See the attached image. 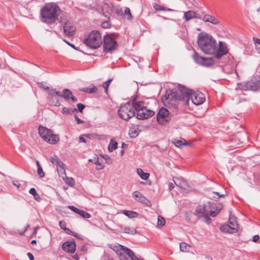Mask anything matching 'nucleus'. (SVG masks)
Returning a JSON list of instances; mask_svg holds the SVG:
<instances>
[{
	"instance_id": "f704fd0d",
	"label": "nucleus",
	"mask_w": 260,
	"mask_h": 260,
	"mask_svg": "<svg viewBox=\"0 0 260 260\" xmlns=\"http://www.w3.org/2000/svg\"><path fill=\"white\" fill-rule=\"evenodd\" d=\"M36 165H37V168H38V169H37L38 174L41 178L44 177V175H45L43 171V169H42L41 166L40 165L39 161H38V160L36 161Z\"/></svg>"
},
{
	"instance_id": "423d86ee",
	"label": "nucleus",
	"mask_w": 260,
	"mask_h": 260,
	"mask_svg": "<svg viewBox=\"0 0 260 260\" xmlns=\"http://www.w3.org/2000/svg\"><path fill=\"white\" fill-rule=\"evenodd\" d=\"M238 88L246 91H256L260 90V76H254L250 80L238 84Z\"/></svg>"
},
{
	"instance_id": "603ef678",
	"label": "nucleus",
	"mask_w": 260,
	"mask_h": 260,
	"mask_svg": "<svg viewBox=\"0 0 260 260\" xmlns=\"http://www.w3.org/2000/svg\"><path fill=\"white\" fill-rule=\"evenodd\" d=\"M74 117L77 124H80L84 122V121L80 119V118H79L76 115H74Z\"/></svg>"
},
{
	"instance_id": "72a5a7b5",
	"label": "nucleus",
	"mask_w": 260,
	"mask_h": 260,
	"mask_svg": "<svg viewBox=\"0 0 260 260\" xmlns=\"http://www.w3.org/2000/svg\"><path fill=\"white\" fill-rule=\"evenodd\" d=\"M109 247L116 252H118L119 250H122L123 251V249L125 248V246L120 244H112L110 245Z\"/></svg>"
},
{
	"instance_id": "a18cd8bd",
	"label": "nucleus",
	"mask_w": 260,
	"mask_h": 260,
	"mask_svg": "<svg viewBox=\"0 0 260 260\" xmlns=\"http://www.w3.org/2000/svg\"><path fill=\"white\" fill-rule=\"evenodd\" d=\"M68 208L77 214H78V212L80 211V209H78L73 206H69Z\"/></svg>"
},
{
	"instance_id": "c03bdc74",
	"label": "nucleus",
	"mask_w": 260,
	"mask_h": 260,
	"mask_svg": "<svg viewBox=\"0 0 260 260\" xmlns=\"http://www.w3.org/2000/svg\"><path fill=\"white\" fill-rule=\"evenodd\" d=\"M110 23L108 21H105L103 22L101 24V26L103 28H108L110 27Z\"/></svg>"
},
{
	"instance_id": "1a4fd4ad",
	"label": "nucleus",
	"mask_w": 260,
	"mask_h": 260,
	"mask_svg": "<svg viewBox=\"0 0 260 260\" xmlns=\"http://www.w3.org/2000/svg\"><path fill=\"white\" fill-rule=\"evenodd\" d=\"M103 47L104 52H112L117 49V44L110 35H107L104 36Z\"/></svg>"
},
{
	"instance_id": "6e6d98bb",
	"label": "nucleus",
	"mask_w": 260,
	"mask_h": 260,
	"mask_svg": "<svg viewBox=\"0 0 260 260\" xmlns=\"http://www.w3.org/2000/svg\"><path fill=\"white\" fill-rule=\"evenodd\" d=\"M13 184L16 186L18 188H19L21 185V184L17 180L13 181Z\"/></svg>"
},
{
	"instance_id": "5701e85b",
	"label": "nucleus",
	"mask_w": 260,
	"mask_h": 260,
	"mask_svg": "<svg viewBox=\"0 0 260 260\" xmlns=\"http://www.w3.org/2000/svg\"><path fill=\"white\" fill-rule=\"evenodd\" d=\"M228 225H229L230 228H232V230H234L235 232L238 231V223L234 217H230L229 222Z\"/></svg>"
},
{
	"instance_id": "e433bc0d",
	"label": "nucleus",
	"mask_w": 260,
	"mask_h": 260,
	"mask_svg": "<svg viewBox=\"0 0 260 260\" xmlns=\"http://www.w3.org/2000/svg\"><path fill=\"white\" fill-rule=\"evenodd\" d=\"M78 214L80 215L83 218H89L91 217V215L88 213L82 210H80Z\"/></svg>"
},
{
	"instance_id": "3c124183",
	"label": "nucleus",
	"mask_w": 260,
	"mask_h": 260,
	"mask_svg": "<svg viewBox=\"0 0 260 260\" xmlns=\"http://www.w3.org/2000/svg\"><path fill=\"white\" fill-rule=\"evenodd\" d=\"M118 254L120 260H128V258L124 254L121 253H118Z\"/></svg>"
},
{
	"instance_id": "dca6fc26",
	"label": "nucleus",
	"mask_w": 260,
	"mask_h": 260,
	"mask_svg": "<svg viewBox=\"0 0 260 260\" xmlns=\"http://www.w3.org/2000/svg\"><path fill=\"white\" fill-rule=\"evenodd\" d=\"M62 249L69 253H73L76 249L75 242H66L62 245Z\"/></svg>"
},
{
	"instance_id": "4d7b16f0",
	"label": "nucleus",
	"mask_w": 260,
	"mask_h": 260,
	"mask_svg": "<svg viewBox=\"0 0 260 260\" xmlns=\"http://www.w3.org/2000/svg\"><path fill=\"white\" fill-rule=\"evenodd\" d=\"M64 231L66 232L67 234L69 235H72L73 234V232L71 231L69 228H66Z\"/></svg>"
},
{
	"instance_id": "39448f33",
	"label": "nucleus",
	"mask_w": 260,
	"mask_h": 260,
	"mask_svg": "<svg viewBox=\"0 0 260 260\" xmlns=\"http://www.w3.org/2000/svg\"><path fill=\"white\" fill-rule=\"evenodd\" d=\"M84 43L90 48H98L102 44L101 34L98 30H92L89 33L88 37L84 41Z\"/></svg>"
},
{
	"instance_id": "4be33fe9",
	"label": "nucleus",
	"mask_w": 260,
	"mask_h": 260,
	"mask_svg": "<svg viewBox=\"0 0 260 260\" xmlns=\"http://www.w3.org/2000/svg\"><path fill=\"white\" fill-rule=\"evenodd\" d=\"M140 132V131L137 126H134L130 128L129 130V135L131 138H135L139 135Z\"/></svg>"
},
{
	"instance_id": "774afa93",
	"label": "nucleus",
	"mask_w": 260,
	"mask_h": 260,
	"mask_svg": "<svg viewBox=\"0 0 260 260\" xmlns=\"http://www.w3.org/2000/svg\"><path fill=\"white\" fill-rule=\"evenodd\" d=\"M105 159L108 164H111L112 162V160L109 156L107 155Z\"/></svg>"
},
{
	"instance_id": "09e8293b",
	"label": "nucleus",
	"mask_w": 260,
	"mask_h": 260,
	"mask_svg": "<svg viewBox=\"0 0 260 260\" xmlns=\"http://www.w3.org/2000/svg\"><path fill=\"white\" fill-rule=\"evenodd\" d=\"M38 84L39 85V87L44 88L45 90H49V88L47 86V85L45 84L44 83H38Z\"/></svg>"
},
{
	"instance_id": "0eeeda50",
	"label": "nucleus",
	"mask_w": 260,
	"mask_h": 260,
	"mask_svg": "<svg viewBox=\"0 0 260 260\" xmlns=\"http://www.w3.org/2000/svg\"><path fill=\"white\" fill-rule=\"evenodd\" d=\"M38 133L42 139L51 144H55L59 141V136L54 135L53 132L45 126H39Z\"/></svg>"
},
{
	"instance_id": "c85d7f7f",
	"label": "nucleus",
	"mask_w": 260,
	"mask_h": 260,
	"mask_svg": "<svg viewBox=\"0 0 260 260\" xmlns=\"http://www.w3.org/2000/svg\"><path fill=\"white\" fill-rule=\"evenodd\" d=\"M122 213L129 218H134L138 216V213L134 211L123 210Z\"/></svg>"
},
{
	"instance_id": "473e14b6",
	"label": "nucleus",
	"mask_w": 260,
	"mask_h": 260,
	"mask_svg": "<svg viewBox=\"0 0 260 260\" xmlns=\"http://www.w3.org/2000/svg\"><path fill=\"white\" fill-rule=\"evenodd\" d=\"M190 245L185 242H182L180 244V249L182 252H187L189 251Z\"/></svg>"
},
{
	"instance_id": "a211bd4d",
	"label": "nucleus",
	"mask_w": 260,
	"mask_h": 260,
	"mask_svg": "<svg viewBox=\"0 0 260 260\" xmlns=\"http://www.w3.org/2000/svg\"><path fill=\"white\" fill-rule=\"evenodd\" d=\"M173 182L177 186L181 188L185 189L187 186L186 181L182 178L174 177Z\"/></svg>"
},
{
	"instance_id": "79ce46f5",
	"label": "nucleus",
	"mask_w": 260,
	"mask_h": 260,
	"mask_svg": "<svg viewBox=\"0 0 260 260\" xmlns=\"http://www.w3.org/2000/svg\"><path fill=\"white\" fill-rule=\"evenodd\" d=\"M153 8L156 11H165V8L164 7L157 4H155L153 5Z\"/></svg>"
},
{
	"instance_id": "e2e57ef3",
	"label": "nucleus",
	"mask_w": 260,
	"mask_h": 260,
	"mask_svg": "<svg viewBox=\"0 0 260 260\" xmlns=\"http://www.w3.org/2000/svg\"><path fill=\"white\" fill-rule=\"evenodd\" d=\"M89 88V87H83L81 89H80V91L88 93Z\"/></svg>"
},
{
	"instance_id": "13d9d810",
	"label": "nucleus",
	"mask_w": 260,
	"mask_h": 260,
	"mask_svg": "<svg viewBox=\"0 0 260 260\" xmlns=\"http://www.w3.org/2000/svg\"><path fill=\"white\" fill-rule=\"evenodd\" d=\"M253 40V41H254L255 44H258L260 45V39H259L257 38L254 37Z\"/></svg>"
},
{
	"instance_id": "7ed1b4c3",
	"label": "nucleus",
	"mask_w": 260,
	"mask_h": 260,
	"mask_svg": "<svg viewBox=\"0 0 260 260\" xmlns=\"http://www.w3.org/2000/svg\"><path fill=\"white\" fill-rule=\"evenodd\" d=\"M223 208V206L220 203H215L208 202L203 205H199L196 209V215L199 218H203L204 220L210 224L211 219L209 216L214 217Z\"/></svg>"
},
{
	"instance_id": "a19ab883",
	"label": "nucleus",
	"mask_w": 260,
	"mask_h": 260,
	"mask_svg": "<svg viewBox=\"0 0 260 260\" xmlns=\"http://www.w3.org/2000/svg\"><path fill=\"white\" fill-rule=\"evenodd\" d=\"M165 219L160 216H158L157 220V225L162 226H164L165 224Z\"/></svg>"
},
{
	"instance_id": "f03ea898",
	"label": "nucleus",
	"mask_w": 260,
	"mask_h": 260,
	"mask_svg": "<svg viewBox=\"0 0 260 260\" xmlns=\"http://www.w3.org/2000/svg\"><path fill=\"white\" fill-rule=\"evenodd\" d=\"M197 43L200 48L206 54H215V57L220 59L228 52L225 44L219 42L218 46L216 41L211 35L207 34H200L198 35Z\"/></svg>"
},
{
	"instance_id": "f3484780",
	"label": "nucleus",
	"mask_w": 260,
	"mask_h": 260,
	"mask_svg": "<svg viewBox=\"0 0 260 260\" xmlns=\"http://www.w3.org/2000/svg\"><path fill=\"white\" fill-rule=\"evenodd\" d=\"M202 20L205 22H210L214 25H217L220 23L217 18L209 14L204 15L203 16Z\"/></svg>"
},
{
	"instance_id": "58836bf2",
	"label": "nucleus",
	"mask_w": 260,
	"mask_h": 260,
	"mask_svg": "<svg viewBox=\"0 0 260 260\" xmlns=\"http://www.w3.org/2000/svg\"><path fill=\"white\" fill-rule=\"evenodd\" d=\"M124 14L125 16H126L128 20H132L133 19V16L131 14L130 9L128 8H126L124 10Z\"/></svg>"
},
{
	"instance_id": "69168bd1",
	"label": "nucleus",
	"mask_w": 260,
	"mask_h": 260,
	"mask_svg": "<svg viewBox=\"0 0 260 260\" xmlns=\"http://www.w3.org/2000/svg\"><path fill=\"white\" fill-rule=\"evenodd\" d=\"M27 255L30 260H34V257L31 253L28 252Z\"/></svg>"
},
{
	"instance_id": "4c0bfd02",
	"label": "nucleus",
	"mask_w": 260,
	"mask_h": 260,
	"mask_svg": "<svg viewBox=\"0 0 260 260\" xmlns=\"http://www.w3.org/2000/svg\"><path fill=\"white\" fill-rule=\"evenodd\" d=\"M66 183L71 186H73L75 185V181L72 178H68L67 176L65 177V180H64Z\"/></svg>"
},
{
	"instance_id": "864d4df0",
	"label": "nucleus",
	"mask_w": 260,
	"mask_h": 260,
	"mask_svg": "<svg viewBox=\"0 0 260 260\" xmlns=\"http://www.w3.org/2000/svg\"><path fill=\"white\" fill-rule=\"evenodd\" d=\"M62 113L63 114H71V113L70 112V111L68 108H67L66 107H64L62 109Z\"/></svg>"
},
{
	"instance_id": "6e6552de",
	"label": "nucleus",
	"mask_w": 260,
	"mask_h": 260,
	"mask_svg": "<svg viewBox=\"0 0 260 260\" xmlns=\"http://www.w3.org/2000/svg\"><path fill=\"white\" fill-rule=\"evenodd\" d=\"M118 114L121 119L127 120L135 115V112L131 106V102L121 105L118 111Z\"/></svg>"
},
{
	"instance_id": "4468645a",
	"label": "nucleus",
	"mask_w": 260,
	"mask_h": 260,
	"mask_svg": "<svg viewBox=\"0 0 260 260\" xmlns=\"http://www.w3.org/2000/svg\"><path fill=\"white\" fill-rule=\"evenodd\" d=\"M131 102V106L136 111L137 113L139 110L144 109L145 106H144V103L141 101H137V96H132Z\"/></svg>"
},
{
	"instance_id": "9d476101",
	"label": "nucleus",
	"mask_w": 260,
	"mask_h": 260,
	"mask_svg": "<svg viewBox=\"0 0 260 260\" xmlns=\"http://www.w3.org/2000/svg\"><path fill=\"white\" fill-rule=\"evenodd\" d=\"M194 61L198 64L205 67H210L214 64V62L212 58H206L200 56L198 53L194 51L192 55Z\"/></svg>"
},
{
	"instance_id": "bf43d9fd",
	"label": "nucleus",
	"mask_w": 260,
	"mask_h": 260,
	"mask_svg": "<svg viewBox=\"0 0 260 260\" xmlns=\"http://www.w3.org/2000/svg\"><path fill=\"white\" fill-rule=\"evenodd\" d=\"M259 239L258 235H254L252 238V241L254 242H257Z\"/></svg>"
},
{
	"instance_id": "ddd939ff",
	"label": "nucleus",
	"mask_w": 260,
	"mask_h": 260,
	"mask_svg": "<svg viewBox=\"0 0 260 260\" xmlns=\"http://www.w3.org/2000/svg\"><path fill=\"white\" fill-rule=\"evenodd\" d=\"M133 195L137 201L143 204L148 207H150L151 206V203L149 200L139 191H134L133 193Z\"/></svg>"
},
{
	"instance_id": "338daca9",
	"label": "nucleus",
	"mask_w": 260,
	"mask_h": 260,
	"mask_svg": "<svg viewBox=\"0 0 260 260\" xmlns=\"http://www.w3.org/2000/svg\"><path fill=\"white\" fill-rule=\"evenodd\" d=\"M55 92H57L55 89H52L51 90H49L48 91V93L50 94V95H53V94H55Z\"/></svg>"
},
{
	"instance_id": "c756f323",
	"label": "nucleus",
	"mask_w": 260,
	"mask_h": 260,
	"mask_svg": "<svg viewBox=\"0 0 260 260\" xmlns=\"http://www.w3.org/2000/svg\"><path fill=\"white\" fill-rule=\"evenodd\" d=\"M220 230L223 233H235L234 230H232V228H230L229 225L223 224L220 226Z\"/></svg>"
},
{
	"instance_id": "49530a36",
	"label": "nucleus",
	"mask_w": 260,
	"mask_h": 260,
	"mask_svg": "<svg viewBox=\"0 0 260 260\" xmlns=\"http://www.w3.org/2000/svg\"><path fill=\"white\" fill-rule=\"evenodd\" d=\"M97 90H98V88L95 86L92 85L91 87H89L88 93H95L97 91Z\"/></svg>"
},
{
	"instance_id": "2eb2a0df",
	"label": "nucleus",
	"mask_w": 260,
	"mask_h": 260,
	"mask_svg": "<svg viewBox=\"0 0 260 260\" xmlns=\"http://www.w3.org/2000/svg\"><path fill=\"white\" fill-rule=\"evenodd\" d=\"M63 24V31L64 34L69 36H72L75 34V28L71 22L68 21Z\"/></svg>"
},
{
	"instance_id": "f8f14e48",
	"label": "nucleus",
	"mask_w": 260,
	"mask_h": 260,
	"mask_svg": "<svg viewBox=\"0 0 260 260\" xmlns=\"http://www.w3.org/2000/svg\"><path fill=\"white\" fill-rule=\"evenodd\" d=\"M154 111L147 109L146 107L138 112L137 113V118L138 119L144 120L148 119L154 115Z\"/></svg>"
},
{
	"instance_id": "20e7f679",
	"label": "nucleus",
	"mask_w": 260,
	"mask_h": 260,
	"mask_svg": "<svg viewBox=\"0 0 260 260\" xmlns=\"http://www.w3.org/2000/svg\"><path fill=\"white\" fill-rule=\"evenodd\" d=\"M60 12V8L57 5L54 3L46 5L41 10L42 21L47 24L54 23Z\"/></svg>"
},
{
	"instance_id": "a878e982",
	"label": "nucleus",
	"mask_w": 260,
	"mask_h": 260,
	"mask_svg": "<svg viewBox=\"0 0 260 260\" xmlns=\"http://www.w3.org/2000/svg\"><path fill=\"white\" fill-rule=\"evenodd\" d=\"M176 146L178 147H181L183 146L187 145V142L185 139L181 140H175L173 142Z\"/></svg>"
},
{
	"instance_id": "37998d69",
	"label": "nucleus",
	"mask_w": 260,
	"mask_h": 260,
	"mask_svg": "<svg viewBox=\"0 0 260 260\" xmlns=\"http://www.w3.org/2000/svg\"><path fill=\"white\" fill-rule=\"evenodd\" d=\"M112 79H109V80H108L107 81H106L104 83L103 87H104V88L105 89V92H107L108 86H109L110 83H111V82L112 81Z\"/></svg>"
},
{
	"instance_id": "393cba45",
	"label": "nucleus",
	"mask_w": 260,
	"mask_h": 260,
	"mask_svg": "<svg viewBox=\"0 0 260 260\" xmlns=\"http://www.w3.org/2000/svg\"><path fill=\"white\" fill-rule=\"evenodd\" d=\"M120 229L122 231L126 234L134 235L137 233V230L134 228L120 226Z\"/></svg>"
},
{
	"instance_id": "b1692460",
	"label": "nucleus",
	"mask_w": 260,
	"mask_h": 260,
	"mask_svg": "<svg viewBox=\"0 0 260 260\" xmlns=\"http://www.w3.org/2000/svg\"><path fill=\"white\" fill-rule=\"evenodd\" d=\"M196 14V12L192 10H189L184 13L183 18H184L186 21H189V20L194 18Z\"/></svg>"
},
{
	"instance_id": "0e129e2a",
	"label": "nucleus",
	"mask_w": 260,
	"mask_h": 260,
	"mask_svg": "<svg viewBox=\"0 0 260 260\" xmlns=\"http://www.w3.org/2000/svg\"><path fill=\"white\" fill-rule=\"evenodd\" d=\"M84 135H81L79 137V142H84V143H86V141H85L84 138Z\"/></svg>"
},
{
	"instance_id": "de8ad7c7",
	"label": "nucleus",
	"mask_w": 260,
	"mask_h": 260,
	"mask_svg": "<svg viewBox=\"0 0 260 260\" xmlns=\"http://www.w3.org/2000/svg\"><path fill=\"white\" fill-rule=\"evenodd\" d=\"M77 107L78 108L79 112L82 113V111L85 108V105L81 103H79L77 104Z\"/></svg>"
},
{
	"instance_id": "ea45409f",
	"label": "nucleus",
	"mask_w": 260,
	"mask_h": 260,
	"mask_svg": "<svg viewBox=\"0 0 260 260\" xmlns=\"http://www.w3.org/2000/svg\"><path fill=\"white\" fill-rule=\"evenodd\" d=\"M123 251L131 258V259L135 254L131 249L126 247L123 249Z\"/></svg>"
},
{
	"instance_id": "cd10ccee",
	"label": "nucleus",
	"mask_w": 260,
	"mask_h": 260,
	"mask_svg": "<svg viewBox=\"0 0 260 260\" xmlns=\"http://www.w3.org/2000/svg\"><path fill=\"white\" fill-rule=\"evenodd\" d=\"M64 166H62L57 167V171L59 176L62 178L63 180H65V177H66V172L64 168Z\"/></svg>"
},
{
	"instance_id": "680f3d73",
	"label": "nucleus",
	"mask_w": 260,
	"mask_h": 260,
	"mask_svg": "<svg viewBox=\"0 0 260 260\" xmlns=\"http://www.w3.org/2000/svg\"><path fill=\"white\" fill-rule=\"evenodd\" d=\"M175 184H174V183H172V182L169 183V189L170 190L173 189L174 188V187H175Z\"/></svg>"
},
{
	"instance_id": "f257e3e1",
	"label": "nucleus",
	"mask_w": 260,
	"mask_h": 260,
	"mask_svg": "<svg viewBox=\"0 0 260 260\" xmlns=\"http://www.w3.org/2000/svg\"><path fill=\"white\" fill-rule=\"evenodd\" d=\"M185 99H190L196 105H200L205 101V98L202 92H195L184 87L178 89L169 90L162 98L165 104L175 106L178 104L179 101Z\"/></svg>"
},
{
	"instance_id": "2f4dec72",
	"label": "nucleus",
	"mask_w": 260,
	"mask_h": 260,
	"mask_svg": "<svg viewBox=\"0 0 260 260\" xmlns=\"http://www.w3.org/2000/svg\"><path fill=\"white\" fill-rule=\"evenodd\" d=\"M117 143L112 139L110 141V144L108 146V150L110 152H112L114 150H115L117 148Z\"/></svg>"
},
{
	"instance_id": "8fccbe9b",
	"label": "nucleus",
	"mask_w": 260,
	"mask_h": 260,
	"mask_svg": "<svg viewBox=\"0 0 260 260\" xmlns=\"http://www.w3.org/2000/svg\"><path fill=\"white\" fill-rule=\"evenodd\" d=\"M59 226H60V228L62 230H64V229L66 228V222L64 221H59Z\"/></svg>"
},
{
	"instance_id": "9b49d317",
	"label": "nucleus",
	"mask_w": 260,
	"mask_h": 260,
	"mask_svg": "<svg viewBox=\"0 0 260 260\" xmlns=\"http://www.w3.org/2000/svg\"><path fill=\"white\" fill-rule=\"evenodd\" d=\"M170 120V112L164 107H161L157 114V120L161 124H164Z\"/></svg>"
},
{
	"instance_id": "7c9ffc66",
	"label": "nucleus",
	"mask_w": 260,
	"mask_h": 260,
	"mask_svg": "<svg viewBox=\"0 0 260 260\" xmlns=\"http://www.w3.org/2000/svg\"><path fill=\"white\" fill-rule=\"evenodd\" d=\"M29 193L32 194L34 199L38 202H40L41 200L39 194L37 193L36 189L34 188H31L29 190Z\"/></svg>"
},
{
	"instance_id": "bb28decb",
	"label": "nucleus",
	"mask_w": 260,
	"mask_h": 260,
	"mask_svg": "<svg viewBox=\"0 0 260 260\" xmlns=\"http://www.w3.org/2000/svg\"><path fill=\"white\" fill-rule=\"evenodd\" d=\"M137 173L140 177L143 180H146L149 177V174L147 173H144L142 169H138Z\"/></svg>"
},
{
	"instance_id": "aec40b11",
	"label": "nucleus",
	"mask_w": 260,
	"mask_h": 260,
	"mask_svg": "<svg viewBox=\"0 0 260 260\" xmlns=\"http://www.w3.org/2000/svg\"><path fill=\"white\" fill-rule=\"evenodd\" d=\"M89 161L92 162L96 165V169L98 170L102 169L104 167V164L103 163V160L102 159L100 160L97 156L94 157L92 159H89Z\"/></svg>"
},
{
	"instance_id": "5fc2aeb1",
	"label": "nucleus",
	"mask_w": 260,
	"mask_h": 260,
	"mask_svg": "<svg viewBox=\"0 0 260 260\" xmlns=\"http://www.w3.org/2000/svg\"><path fill=\"white\" fill-rule=\"evenodd\" d=\"M84 136L89 139H92L94 138L95 135L94 134H85Z\"/></svg>"
},
{
	"instance_id": "6ab92c4d",
	"label": "nucleus",
	"mask_w": 260,
	"mask_h": 260,
	"mask_svg": "<svg viewBox=\"0 0 260 260\" xmlns=\"http://www.w3.org/2000/svg\"><path fill=\"white\" fill-rule=\"evenodd\" d=\"M62 92L63 94H62L59 92H55V94L64 98L66 100H70V98L72 95V92L69 89H64Z\"/></svg>"
},
{
	"instance_id": "412c9836",
	"label": "nucleus",
	"mask_w": 260,
	"mask_h": 260,
	"mask_svg": "<svg viewBox=\"0 0 260 260\" xmlns=\"http://www.w3.org/2000/svg\"><path fill=\"white\" fill-rule=\"evenodd\" d=\"M49 160L52 164L56 165L57 167L65 166L64 164L60 160V159L56 155L50 156Z\"/></svg>"
},
{
	"instance_id": "052dcab7",
	"label": "nucleus",
	"mask_w": 260,
	"mask_h": 260,
	"mask_svg": "<svg viewBox=\"0 0 260 260\" xmlns=\"http://www.w3.org/2000/svg\"><path fill=\"white\" fill-rule=\"evenodd\" d=\"M104 260H113V258L108 254L104 256Z\"/></svg>"
},
{
	"instance_id": "c9c22d12",
	"label": "nucleus",
	"mask_w": 260,
	"mask_h": 260,
	"mask_svg": "<svg viewBox=\"0 0 260 260\" xmlns=\"http://www.w3.org/2000/svg\"><path fill=\"white\" fill-rule=\"evenodd\" d=\"M60 12L59 13V14ZM56 20H58L60 23H61L62 24H64L65 22L68 21V19L67 18V15L62 14L60 15L59 14V16H57V18Z\"/></svg>"
}]
</instances>
